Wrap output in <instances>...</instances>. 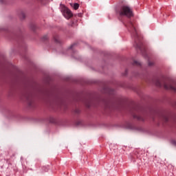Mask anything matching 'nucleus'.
<instances>
[{"instance_id": "obj_1", "label": "nucleus", "mask_w": 176, "mask_h": 176, "mask_svg": "<svg viewBox=\"0 0 176 176\" xmlns=\"http://www.w3.org/2000/svg\"><path fill=\"white\" fill-rule=\"evenodd\" d=\"M118 13L120 16H126V17H132L133 16V10H131V8L127 6H121L118 10Z\"/></svg>"}, {"instance_id": "obj_5", "label": "nucleus", "mask_w": 176, "mask_h": 176, "mask_svg": "<svg viewBox=\"0 0 176 176\" xmlns=\"http://www.w3.org/2000/svg\"><path fill=\"white\" fill-rule=\"evenodd\" d=\"M74 9H75V10H78V9H79V4L78 3H74Z\"/></svg>"}, {"instance_id": "obj_10", "label": "nucleus", "mask_w": 176, "mask_h": 176, "mask_svg": "<svg viewBox=\"0 0 176 176\" xmlns=\"http://www.w3.org/2000/svg\"><path fill=\"white\" fill-rule=\"evenodd\" d=\"M148 65H152V63H148Z\"/></svg>"}, {"instance_id": "obj_7", "label": "nucleus", "mask_w": 176, "mask_h": 176, "mask_svg": "<svg viewBox=\"0 0 176 176\" xmlns=\"http://www.w3.org/2000/svg\"><path fill=\"white\" fill-rule=\"evenodd\" d=\"M134 64H135L136 65H140L141 63H140L138 61L135 60L134 61Z\"/></svg>"}, {"instance_id": "obj_6", "label": "nucleus", "mask_w": 176, "mask_h": 176, "mask_svg": "<svg viewBox=\"0 0 176 176\" xmlns=\"http://www.w3.org/2000/svg\"><path fill=\"white\" fill-rule=\"evenodd\" d=\"M54 41L56 42V43H58V42H60L58 37L54 38Z\"/></svg>"}, {"instance_id": "obj_8", "label": "nucleus", "mask_w": 176, "mask_h": 176, "mask_svg": "<svg viewBox=\"0 0 176 176\" xmlns=\"http://www.w3.org/2000/svg\"><path fill=\"white\" fill-rule=\"evenodd\" d=\"M131 26H132L133 28V31H134L135 34H137V30H135V28H134V26H133V25H131Z\"/></svg>"}, {"instance_id": "obj_9", "label": "nucleus", "mask_w": 176, "mask_h": 176, "mask_svg": "<svg viewBox=\"0 0 176 176\" xmlns=\"http://www.w3.org/2000/svg\"><path fill=\"white\" fill-rule=\"evenodd\" d=\"M172 144H173V145H176V142H175V141H172Z\"/></svg>"}, {"instance_id": "obj_4", "label": "nucleus", "mask_w": 176, "mask_h": 176, "mask_svg": "<svg viewBox=\"0 0 176 176\" xmlns=\"http://www.w3.org/2000/svg\"><path fill=\"white\" fill-rule=\"evenodd\" d=\"M155 83L156 86H158L159 87H162L163 86V84H162V81H160V80H156Z\"/></svg>"}, {"instance_id": "obj_11", "label": "nucleus", "mask_w": 176, "mask_h": 176, "mask_svg": "<svg viewBox=\"0 0 176 176\" xmlns=\"http://www.w3.org/2000/svg\"><path fill=\"white\" fill-rule=\"evenodd\" d=\"M72 47H73V45H72L71 49H72Z\"/></svg>"}, {"instance_id": "obj_3", "label": "nucleus", "mask_w": 176, "mask_h": 176, "mask_svg": "<svg viewBox=\"0 0 176 176\" xmlns=\"http://www.w3.org/2000/svg\"><path fill=\"white\" fill-rule=\"evenodd\" d=\"M164 87L166 90H172L173 91H176V88L174 87V85H173V82L170 81L168 82V83L164 82Z\"/></svg>"}, {"instance_id": "obj_2", "label": "nucleus", "mask_w": 176, "mask_h": 176, "mask_svg": "<svg viewBox=\"0 0 176 176\" xmlns=\"http://www.w3.org/2000/svg\"><path fill=\"white\" fill-rule=\"evenodd\" d=\"M60 12L63 14L64 17H65V19H67V20H69V18L72 17L73 16L71 10H69V9H68V8L65 6H62L60 8Z\"/></svg>"}]
</instances>
